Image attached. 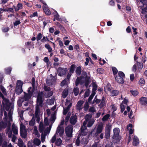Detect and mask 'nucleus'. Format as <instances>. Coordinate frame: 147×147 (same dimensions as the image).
Listing matches in <instances>:
<instances>
[{
    "label": "nucleus",
    "instance_id": "nucleus-1",
    "mask_svg": "<svg viewBox=\"0 0 147 147\" xmlns=\"http://www.w3.org/2000/svg\"><path fill=\"white\" fill-rule=\"evenodd\" d=\"M2 99V105L3 109L8 111L10 108L11 103L9 100L6 97Z\"/></svg>",
    "mask_w": 147,
    "mask_h": 147
},
{
    "label": "nucleus",
    "instance_id": "nucleus-2",
    "mask_svg": "<svg viewBox=\"0 0 147 147\" xmlns=\"http://www.w3.org/2000/svg\"><path fill=\"white\" fill-rule=\"evenodd\" d=\"M116 80L119 83L123 84L124 82L123 78L125 77L124 74L121 71L118 72L117 75L115 76Z\"/></svg>",
    "mask_w": 147,
    "mask_h": 147
},
{
    "label": "nucleus",
    "instance_id": "nucleus-3",
    "mask_svg": "<svg viewBox=\"0 0 147 147\" xmlns=\"http://www.w3.org/2000/svg\"><path fill=\"white\" fill-rule=\"evenodd\" d=\"M73 127L72 125H69L65 128V133L66 136L69 138L72 137Z\"/></svg>",
    "mask_w": 147,
    "mask_h": 147
},
{
    "label": "nucleus",
    "instance_id": "nucleus-4",
    "mask_svg": "<svg viewBox=\"0 0 147 147\" xmlns=\"http://www.w3.org/2000/svg\"><path fill=\"white\" fill-rule=\"evenodd\" d=\"M111 129V126L109 124L106 125L105 131V138L107 139H109L110 136V131Z\"/></svg>",
    "mask_w": 147,
    "mask_h": 147
},
{
    "label": "nucleus",
    "instance_id": "nucleus-5",
    "mask_svg": "<svg viewBox=\"0 0 147 147\" xmlns=\"http://www.w3.org/2000/svg\"><path fill=\"white\" fill-rule=\"evenodd\" d=\"M67 70V68H63L61 67H59L57 70L58 75L59 76L61 77L65 75Z\"/></svg>",
    "mask_w": 147,
    "mask_h": 147
},
{
    "label": "nucleus",
    "instance_id": "nucleus-6",
    "mask_svg": "<svg viewBox=\"0 0 147 147\" xmlns=\"http://www.w3.org/2000/svg\"><path fill=\"white\" fill-rule=\"evenodd\" d=\"M84 79V76H80L77 77L75 82L76 86H77L79 84L81 85H82L84 82L82 80Z\"/></svg>",
    "mask_w": 147,
    "mask_h": 147
},
{
    "label": "nucleus",
    "instance_id": "nucleus-7",
    "mask_svg": "<svg viewBox=\"0 0 147 147\" xmlns=\"http://www.w3.org/2000/svg\"><path fill=\"white\" fill-rule=\"evenodd\" d=\"M86 129V126H84V127L82 126L80 129V130L79 131L78 136L81 137L82 136H85L87 135V133L85 131V130Z\"/></svg>",
    "mask_w": 147,
    "mask_h": 147
},
{
    "label": "nucleus",
    "instance_id": "nucleus-8",
    "mask_svg": "<svg viewBox=\"0 0 147 147\" xmlns=\"http://www.w3.org/2000/svg\"><path fill=\"white\" fill-rule=\"evenodd\" d=\"M103 127V126L102 124H99L98 125L95 133L96 137L98 136V135L102 132Z\"/></svg>",
    "mask_w": 147,
    "mask_h": 147
},
{
    "label": "nucleus",
    "instance_id": "nucleus-9",
    "mask_svg": "<svg viewBox=\"0 0 147 147\" xmlns=\"http://www.w3.org/2000/svg\"><path fill=\"white\" fill-rule=\"evenodd\" d=\"M69 122L72 125H74L77 122V116L76 115H72L70 118Z\"/></svg>",
    "mask_w": 147,
    "mask_h": 147
},
{
    "label": "nucleus",
    "instance_id": "nucleus-10",
    "mask_svg": "<svg viewBox=\"0 0 147 147\" xmlns=\"http://www.w3.org/2000/svg\"><path fill=\"white\" fill-rule=\"evenodd\" d=\"M64 129L63 127H61L59 125L57 129L56 134H57V133H59V135L61 136H62L64 133Z\"/></svg>",
    "mask_w": 147,
    "mask_h": 147
},
{
    "label": "nucleus",
    "instance_id": "nucleus-11",
    "mask_svg": "<svg viewBox=\"0 0 147 147\" xmlns=\"http://www.w3.org/2000/svg\"><path fill=\"white\" fill-rule=\"evenodd\" d=\"M140 102L142 105H146L147 104V98L143 97L139 99Z\"/></svg>",
    "mask_w": 147,
    "mask_h": 147
},
{
    "label": "nucleus",
    "instance_id": "nucleus-12",
    "mask_svg": "<svg viewBox=\"0 0 147 147\" xmlns=\"http://www.w3.org/2000/svg\"><path fill=\"white\" fill-rule=\"evenodd\" d=\"M24 95L22 99L25 101H28L31 98L32 95L26 93L25 92H24Z\"/></svg>",
    "mask_w": 147,
    "mask_h": 147
},
{
    "label": "nucleus",
    "instance_id": "nucleus-13",
    "mask_svg": "<svg viewBox=\"0 0 147 147\" xmlns=\"http://www.w3.org/2000/svg\"><path fill=\"white\" fill-rule=\"evenodd\" d=\"M106 99L104 96L102 97L100 103L98 105L100 108H102L106 105Z\"/></svg>",
    "mask_w": 147,
    "mask_h": 147
},
{
    "label": "nucleus",
    "instance_id": "nucleus-14",
    "mask_svg": "<svg viewBox=\"0 0 147 147\" xmlns=\"http://www.w3.org/2000/svg\"><path fill=\"white\" fill-rule=\"evenodd\" d=\"M84 101L82 100H79L78 101L76 104V109L77 110H80L82 109L81 107L83 104Z\"/></svg>",
    "mask_w": 147,
    "mask_h": 147
},
{
    "label": "nucleus",
    "instance_id": "nucleus-15",
    "mask_svg": "<svg viewBox=\"0 0 147 147\" xmlns=\"http://www.w3.org/2000/svg\"><path fill=\"white\" fill-rule=\"evenodd\" d=\"M46 6H43L42 8L43 11L46 15L48 16L50 15L51 14V11L49 9L48 7Z\"/></svg>",
    "mask_w": 147,
    "mask_h": 147
},
{
    "label": "nucleus",
    "instance_id": "nucleus-16",
    "mask_svg": "<svg viewBox=\"0 0 147 147\" xmlns=\"http://www.w3.org/2000/svg\"><path fill=\"white\" fill-rule=\"evenodd\" d=\"M22 3H19L17 5L16 7L13 5V7L15 9V11L16 12L18 11L20 9L22 8Z\"/></svg>",
    "mask_w": 147,
    "mask_h": 147
},
{
    "label": "nucleus",
    "instance_id": "nucleus-17",
    "mask_svg": "<svg viewBox=\"0 0 147 147\" xmlns=\"http://www.w3.org/2000/svg\"><path fill=\"white\" fill-rule=\"evenodd\" d=\"M6 123L3 121H1L0 122V131H2L3 129L5 128L7 126Z\"/></svg>",
    "mask_w": 147,
    "mask_h": 147
},
{
    "label": "nucleus",
    "instance_id": "nucleus-18",
    "mask_svg": "<svg viewBox=\"0 0 147 147\" xmlns=\"http://www.w3.org/2000/svg\"><path fill=\"white\" fill-rule=\"evenodd\" d=\"M36 99V105H38L40 107H42L43 105V98H41L40 97H38Z\"/></svg>",
    "mask_w": 147,
    "mask_h": 147
},
{
    "label": "nucleus",
    "instance_id": "nucleus-19",
    "mask_svg": "<svg viewBox=\"0 0 147 147\" xmlns=\"http://www.w3.org/2000/svg\"><path fill=\"white\" fill-rule=\"evenodd\" d=\"M23 91L22 88L19 87L18 86H16L15 92L16 94L19 95Z\"/></svg>",
    "mask_w": 147,
    "mask_h": 147
},
{
    "label": "nucleus",
    "instance_id": "nucleus-20",
    "mask_svg": "<svg viewBox=\"0 0 147 147\" xmlns=\"http://www.w3.org/2000/svg\"><path fill=\"white\" fill-rule=\"evenodd\" d=\"M76 74L78 76H80L81 74L82 68L80 66H79L76 67L75 71Z\"/></svg>",
    "mask_w": 147,
    "mask_h": 147
},
{
    "label": "nucleus",
    "instance_id": "nucleus-21",
    "mask_svg": "<svg viewBox=\"0 0 147 147\" xmlns=\"http://www.w3.org/2000/svg\"><path fill=\"white\" fill-rule=\"evenodd\" d=\"M20 134L21 137L24 138L26 137L27 133L26 130L20 131Z\"/></svg>",
    "mask_w": 147,
    "mask_h": 147
},
{
    "label": "nucleus",
    "instance_id": "nucleus-22",
    "mask_svg": "<svg viewBox=\"0 0 147 147\" xmlns=\"http://www.w3.org/2000/svg\"><path fill=\"white\" fill-rule=\"evenodd\" d=\"M113 139L115 140L117 142H119L121 140V137L119 134L113 135L112 137Z\"/></svg>",
    "mask_w": 147,
    "mask_h": 147
},
{
    "label": "nucleus",
    "instance_id": "nucleus-23",
    "mask_svg": "<svg viewBox=\"0 0 147 147\" xmlns=\"http://www.w3.org/2000/svg\"><path fill=\"white\" fill-rule=\"evenodd\" d=\"M81 144L84 145L88 143V141L87 139L86 138H84L83 136L81 137Z\"/></svg>",
    "mask_w": 147,
    "mask_h": 147
},
{
    "label": "nucleus",
    "instance_id": "nucleus-24",
    "mask_svg": "<svg viewBox=\"0 0 147 147\" xmlns=\"http://www.w3.org/2000/svg\"><path fill=\"white\" fill-rule=\"evenodd\" d=\"M110 92L111 93L112 96H117L119 93V91L117 90H112Z\"/></svg>",
    "mask_w": 147,
    "mask_h": 147
},
{
    "label": "nucleus",
    "instance_id": "nucleus-25",
    "mask_svg": "<svg viewBox=\"0 0 147 147\" xmlns=\"http://www.w3.org/2000/svg\"><path fill=\"white\" fill-rule=\"evenodd\" d=\"M139 139L137 137H134L133 140V144L134 146H137L139 143Z\"/></svg>",
    "mask_w": 147,
    "mask_h": 147
},
{
    "label": "nucleus",
    "instance_id": "nucleus-26",
    "mask_svg": "<svg viewBox=\"0 0 147 147\" xmlns=\"http://www.w3.org/2000/svg\"><path fill=\"white\" fill-rule=\"evenodd\" d=\"M90 77H88L87 78H85L84 80V86L86 87L87 88L88 86V85L90 83Z\"/></svg>",
    "mask_w": 147,
    "mask_h": 147
},
{
    "label": "nucleus",
    "instance_id": "nucleus-27",
    "mask_svg": "<svg viewBox=\"0 0 147 147\" xmlns=\"http://www.w3.org/2000/svg\"><path fill=\"white\" fill-rule=\"evenodd\" d=\"M45 128L42 123L40 122L39 126V130L40 133H42L44 129Z\"/></svg>",
    "mask_w": 147,
    "mask_h": 147
},
{
    "label": "nucleus",
    "instance_id": "nucleus-28",
    "mask_svg": "<svg viewBox=\"0 0 147 147\" xmlns=\"http://www.w3.org/2000/svg\"><path fill=\"white\" fill-rule=\"evenodd\" d=\"M75 68L76 65L74 64L71 65L69 68V72L72 74L75 71Z\"/></svg>",
    "mask_w": 147,
    "mask_h": 147
},
{
    "label": "nucleus",
    "instance_id": "nucleus-29",
    "mask_svg": "<svg viewBox=\"0 0 147 147\" xmlns=\"http://www.w3.org/2000/svg\"><path fill=\"white\" fill-rule=\"evenodd\" d=\"M79 88L78 87H75L74 88L73 92L74 93L75 96H77L79 94Z\"/></svg>",
    "mask_w": 147,
    "mask_h": 147
},
{
    "label": "nucleus",
    "instance_id": "nucleus-30",
    "mask_svg": "<svg viewBox=\"0 0 147 147\" xmlns=\"http://www.w3.org/2000/svg\"><path fill=\"white\" fill-rule=\"evenodd\" d=\"M41 143V141L39 139L36 138L34 140V144L36 145L37 146H38Z\"/></svg>",
    "mask_w": 147,
    "mask_h": 147
},
{
    "label": "nucleus",
    "instance_id": "nucleus-31",
    "mask_svg": "<svg viewBox=\"0 0 147 147\" xmlns=\"http://www.w3.org/2000/svg\"><path fill=\"white\" fill-rule=\"evenodd\" d=\"M12 129L13 133L15 135H17L18 134V130L17 127H16L15 125H12Z\"/></svg>",
    "mask_w": 147,
    "mask_h": 147
},
{
    "label": "nucleus",
    "instance_id": "nucleus-32",
    "mask_svg": "<svg viewBox=\"0 0 147 147\" xmlns=\"http://www.w3.org/2000/svg\"><path fill=\"white\" fill-rule=\"evenodd\" d=\"M92 115L91 114H87L85 117V119L86 122L89 121L92 117Z\"/></svg>",
    "mask_w": 147,
    "mask_h": 147
},
{
    "label": "nucleus",
    "instance_id": "nucleus-33",
    "mask_svg": "<svg viewBox=\"0 0 147 147\" xmlns=\"http://www.w3.org/2000/svg\"><path fill=\"white\" fill-rule=\"evenodd\" d=\"M35 123V119L33 116L31 120L29 122V125L30 126H33Z\"/></svg>",
    "mask_w": 147,
    "mask_h": 147
},
{
    "label": "nucleus",
    "instance_id": "nucleus-34",
    "mask_svg": "<svg viewBox=\"0 0 147 147\" xmlns=\"http://www.w3.org/2000/svg\"><path fill=\"white\" fill-rule=\"evenodd\" d=\"M11 70L12 68L11 67H8L5 69V73L6 74L10 75L11 74Z\"/></svg>",
    "mask_w": 147,
    "mask_h": 147
},
{
    "label": "nucleus",
    "instance_id": "nucleus-35",
    "mask_svg": "<svg viewBox=\"0 0 147 147\" xmlns=\"http://www.w3.org/2000/svg\"><path fill=\"white\" fill-rule=\"evenodd\" d=\"M68 90H64L62 93V96L63 98H65L68 95Z\"/></svg>",
    "mask_w": 147,
    "mask_h": 147
},
{
    "label": "nucleus",
    "instance_id": "nucleus-36",
    "mask_svg": "<svg viewBox=\"0 0 147 147\" xmlns=\"http://www.w3.org/2000/svg\"><path fill=\"white\" fill-rule=\"evenodd\" d=\"M80 136H77V139L76 140L75 144L77 146H79L80 144L81 143V140L80 139Z\"/></svg>",
    "mask_w": 147,
    "mask_h": 147
},
{
    "label": "nucleus",
    "instance_id": "nucleus-37",
    "mask_svg": "<svg viewBox=\"0 0 147 147\" xmlns=\"http://www.w3.org/2000/svg\"><path fill=\"white\" fill-rule=\"evenodd\" d=\"M53 94V92L52 91H49L45 93V97L46 98H49L52 96Z\"/></svg>",
    "mask_w": 147,
    "mask_h": 147
},
{
    "label": "nucleus",
    "instance_id": "nucleus-38",
    "mask_svg": "<svg viewBox=\"0 0 147 147\" xmlns=\"http://www.w3.org/2000/svg\"><path fill=\"white\" fill-rule=\"evenodd\" d=\"M110 117V115L109 114H107L104 115L102 118V120L103 121H107Z\"/></svg>",
    "mask_w": 147,
    "mask_h": 147
},
{
    "label": "nucleus",
    "instance_id": "nucleus-39",
    "mask_svg": "<svg viewBox=\"0 0 147 147\" xmlns=\"http://www.w3.org/2000/svg\"><path fill=\"white\" fill-rule=\"evenodd\" d=\"M89 102L86 101L84 105V110L85 111H86L89 108Z\"/></svg>",
    "mask_w": 147,
    "mask_h": 147
},
{
    "label": "nucleus",
    "instance_id": "nucleus-40",
    "mask_svg": "<svg viewBox=\"0 0 147 147\" xmlns=\"http://www.w3.org/2000/svg\"><path fill=\"white\" fill-rule=\"evenodd\" d=\"M130 92L131 94L134 96H136L138 95L139 92L137 90H130Z\"/></svg>",
    "mask_w": 147,
    "mask_h": 147
},
{
    "label": "nucleus",
    "instance_id": "nucleus-41",
    "mask_svg": "<svg viewBox=\"0 0 147 147\" xmlns=\"http://www.w3.org/2000/svg\"><path fill=\"white\" fill-rule=\"evenodd\" d=\"M42 134L41 136V140L42 142H44L45 141V136H46L47 134L46 133L45 131L44 134L43 133H42Z\"/></svg>",
    "mask_w": 147,
    "mask_h": 147
},
{
    "label": "nucleus",
    "instance_id": "nucleus-42",
    "mask_svg": "<svg viewBox=\"0 0 147 147\" xmlns=\"http://www.w3.org/2000/svg\"><path fill=\"white\" fill-rule=\"evenodd\" d=\"M94 119H92L88 122L87 125V126L90 127L93 124L94 122Z\"/></svg>",
    "mask_w": 147,
    "mask_h": 147
},
{
    "label": "nucleus",
    "instance_id": "nucleus-43",
    "mask_svg": "<svg viewBox=\"0 0 147 147\" xmlns=\"http://www.w3.org/2000/svg\"><path fill=\"white\" fill-rule=\"evenodd\" d=\"M42 34L41 33L38 34L36 37V39L37 42L40 40L42 37Z\"/></svg>",
    "mask_w": 147,
    "mask_h": 147
},
{
    "label": "nucleus",
    "instance_id": "nucleus-44",
    "mask_svg": "<svg viewBox=\"0 0 147 147\" xmlns=\"http://www.w3.org/2000/svg\"><path fill=\"white\" fill-rule=\"evenodd\" d=\"M23 82L20 80H18L17 82L16 86H18L19 87L22 88Z\"/></svg>",
    "mask_w": 147,
    "mask_h": 147
},
{
    "label": "nucleus",
    "instance_id": "nucleus-45",
    "mask_svg": "<svg viewBox=\"0 0 147 147\" xmlns=\"http://www.w3.org/2000/svg\"><path fill=\"white\" fill-rule=\"evenodd\" d=\"M120 131L119 129L118 128H115L113 130V135L119 134Z\"/></svg>",
    "mask_w": 147,
    "mask_h": 147
},
{
    "label": "nucleus",
    "instance_id": "nucleus-46",
    "mask_svg": "<svg viewBox=\"0 0 147 147\" xmlns=\"http://www.w3.org/2000/svg\"><path fill=\"white\" fill-rule=\"evenodd\" d=\"M0 89L1 90L3 93L4 95H6L7 93L6 92V90L4 88V87H3V85L1 84L0 85Z\"/></svg>",
    "mask_w": 147,
    "mask_h": 147
},
{
    "label": "nucleus",
    "instance_id": "nucleus-47",
    "mask_svg": "<svg viewBox=\"0 0 147 147\" xmlns=\"http://www.w3.org/2000/svg\"><path fill=\"white\" fill-rule=\"evenodd\" d=\"M71 113H68L67 114V116L65 118V124L67 123L68 122V121L69 119L70 118V115H71Z\"/></svg>",
    "mask_w": 147,
    "mask_h": 147
},
{
    "label": "nucleus",
    "instance_id": "nucleus-48",
    "mask_svg": "<svg viewBox=\"0 0 147 147\" xmlns=\"http://www.w3.org/2000/svg\"><path fill=\"white\" fill-rule=\"evenodd\" d=\"M90 91L89 89H88L86 90V91L85 92L84 95V98H86L88 97L90 94Z\"/></svg>",
    "mask_w": 147,
    "mask_h": 147
},
{
    "label": "nucleus",
    "instance_id": "nucleus-49",
    "mask_svg": "<svg viewBox=\"0 0 147 147\" xmlns=\"http://www.w3.org/2000/svg\"><path fill=\"white\" fill-rule=\"evenodd\" d=\"M112 69L113 73V75L115 76L116 75L118 72L117 69L115 67H112Z\"/></svg>",
    "mask_w": 147,
    "mask_h": 147
},
{
    "label": "nucleus",
    "instance_id": "nucleus-50",
    "mask_svg": "<svg viewBox=\"0 0 147 147\" xmlns=\"http://www.w3.org/2000/svg\"><path fill=\"white\" fill-rule=\"evenodd\" d=\"M45 47L48 50V51L49 52H51L52 51V48L49 44H45Z\"/></svg>",
    "mask_w": 147,
    "mask_h": 147
},
{
    "label": "nucleus",
    "instance_id": "nucleus-51",
    "mask_svg": "<svg viewBox=\"0 0 147 147\" xmlns=\"http://www.w3.org/2000/svg\"><path fill=\"white\" fill-rule=\"evenodd\" d=\"M61 140L60 138L58 139L56 141L55 144L57 146H59L61 145Z\"/></svg>",
    "mask_w": 147,
    "mask_h": 147
},
{
    "label": "nucleus",
    "instance_id": "nucleus-52",
    "mask_svg": "<svg viewBox=\"0 0 147 147\" xmlns=\"http://www.w3.org/2000/svg\"><path fill=\"white\" fill-rule=\"evenodd\" d=\"M67 79L66 78H65L63 80L61 83L60 85L61 86H63L65 85L67 82Z\"/></svg>",
    "mask_w": 147,
    "mask_h": 147
},
{
    "label": "nucleus",
    "instance_id": "nucleus-53",
    "mask_svg": "<svg viewBox=\"0 0 147 147\" xmlns=\"http://www.w3.org/2000/svg\"><path fill=\"white\" fill-rule=\"evenodd\" d=\"M57 79V78H56L55 77L53 76L50 80L51 82V84L53 85L55 83Z\"/></svg>",
    "mask_w": 147,
    "mask_h": 147
},
{
    "label": "nucleus",
    "instance_id": "nucleus-54",
    "mask_svg": "<svg viewBox=\"0 0 147 147\" xmlns=\"http://www.w3.org/2000/svg\"><path fill=\"white\" fill-rule=\"evenodd\" d=\"M145 82V81L144 78H140L139 80V84L143 86L144 85Z\"/></svg>",
    "mask_w": 147,
    "mask_h": 147
},
{
    "label": "nucleus",
    "instance_id": "nucleus-55",
    "mask_svg": "<svg viewBox=\"0 0 147 147\" xmlns=\"http://www.w3.org/2000/svg\"><path fill=\"white\" fill-rule=\"evenodd\" d=\"M38 105H36V110H35V115H38V113L40 111V108L39 107Z\"/></svg>",
    "mask_w": 147,
    "mask_h": 147
},
{
    "label": "nucleus",
    "instance_id": "nucleus-56",
    "mask_svg": "<svg viewBox=\"0 0 147 147\" xmlns=\"http://www.w3.org/2000/svg\"><path fill=\"white\" fill-rule=\"evenodd\" d=\"M56 119V116H55L54 114L51 115L50 118V121L51 122H53V123Z\"/></svg>",
    "mask_w": 147,
    "mask_h": 147
},
{
    "label": "nucleus",
    "instance_id": "nucleus-57",
    "mask_svg": "<svg viewBox=\"0 0 147 147\" xmlns=\"http://www.w3.org/2000/svg\"><path fill=\"white\" fill-rule=\"evenodd\" d=\"M97 89V85L95 83H93V84L92 90L96 91Z\"/></svg>",
    "mask_w": 147,
    "mask_h": 147
},
{
    "label": "nucleus",
    "instance_id": "nucleus-58",
    "mask_svg": "<svg viewBox=\"0 0 147 147\" xmlns=\"http://www.w3.org/2000/svg\"><path fill=\"white\" fill-rule=\"evenodd\" d=\"M88 111L90 112H92L93 113H94V112H96V110L94 107H92L89 109Z\"/></svg>",
    "mask_w": 147,
    "mask_h": 147
},
{
    "label": "nucleus",
    "instance_id": "nucleus-59",
    "mask_svg": "<svg viewBox=\"0 0 147 147\" xmlns=\"http://www.w3.org/2000/svg\"><path fill=\"white\" fill-rule=\"evenodd\" d=\"M106 88L109 92H111V91L112 90V88L111 87V85L109 83L107 84L106 86Z\"/></svg>",
    "mask_w": 147,
    "mask_h": 147
},
{
    "label": "nucleus",
    "instance_id": "nucleus-60",
    "mask_svg": "<svg viewBox=\"0 0 147 147\" xmlns=\"http://www.w3.org/2000/svg\"><path fill=\"white\" fill-rule=\"evenodd\" d=\"M84 76V78H87L89 77L87 76V73L85 71H83L82 72V76Z\"/></svg>",
    "mask_w": 147,
    "mask_h": 147
},
{
    "label": "nucleus",
    "instance_id": "nucleus-61",
    "mask_svg": "<svg viewBox=\"0 0 147 147\" xmlns=\"http://www.w3.org/2000/svg\"><path fill=\"white\" fill-rule=\"evenodd\" d=\"M96 96L94 99V101H95V103L96 104H99L101 101V100L98 99L97 98H96Z\"/></svg>",
    "mask_w": 147,
    "mask_h": 147
},
{
    "label": "nucleus",
    "instance_id": "nucleus-62",
    "mask_svg": "<svg viewBox=\"0 0 147 147\" xmlns=\"http://www.w3.org/2000/svg\"><path fill=\"white\" fill-rule=\"evenodd\" d=\"M137 66L138 68L142 69L143 66V63L140 62H137Z\"/></svg>",
    "mask_w": 147,
    "mask_h": 147
},
{
    "label": "nucleus",
    "instance_id": "nucleus-63",
    "mask_svg": "<svg viewBox=\"0 0 147 147\" xmlns=\"http://www.w3.org/2000/svg\"><path fill=\"white\" fill-rule=\"evenodd\" d=\"M44 90L45 91L49 92L50 91L51 88L50 87H48L46 86H44Z\"/></svg>",
    "mask_w": 147,
    "mask_h": 147
},
{
    "label": "nucleus",
    "instance_id": "nucleus-64",
    "mask_svg": "<svg viewBox=\"0 0 147 147\" xmlns=\"http://www.w3.org/2000/svg\"><path fill=\"white\" fill-rule=\"evenodd\" d=\"M105 147H114L113 143L111 142L108 143L105 146Z\"/></svg>",
    "mask_w": 147,
    "mask_h": 147
}]
</instances>
